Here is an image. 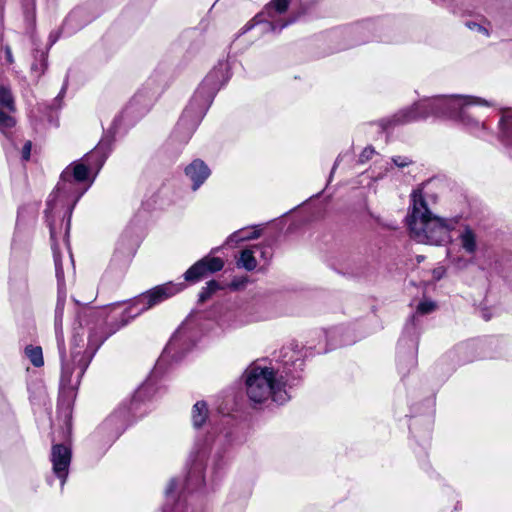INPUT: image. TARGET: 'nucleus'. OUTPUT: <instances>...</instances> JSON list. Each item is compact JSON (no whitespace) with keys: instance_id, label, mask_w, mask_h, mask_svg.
Wrapping results in <instances>:
<instances>
[{"instance_id":"obj_1","label":"nucleus","mask_w":512,"mask_h":512,"mask_svg":"<svg viewBox=\"0 0 512 512\" xmlns=\"http://www.w3.org/2000/svg\"><path fill=\"white\" fill-rule=\"evenodd\" d=\"M472 105L491 106L489 101L474 96L450 95L437 96L414 104L413 106L400 110L392 117L382 119L380 125L383 130H388L396 125L410 123L426 118L429 114H440L450 119L461 122L478 137H483L485 124L480 123L471 117L469 108Z\"/></svg>"},{"instance_id":"obj_2","label":"nucleus","mask_w":512,"mask_h":512,"mask_svg":"<svg viewBox=\"0 0 512 512\" xmlns=\"http://www.w3.org/2000/svg\"><path fill=\"white\" fill-rule=\"evenodd\" d=\"M411 237L419 243L443 245L450 242V232L456 227V219L434 216L428 209L422 190L411 194V211L407 217Z\"/></svg>"},{"instance_id":"obj_3","label":"nucleus","mask_w":512,"mask_h":512,"mask_svg":"<svg viewBox=\"0 0 512 512\" xmlns=\"http://www.w3.org/2000/svg\"><path fill=\"white\" fill-rule=\"evenodd\" d=\"M245 375L246 393L253 403H263L272 398L274 402L283 404L289 399L283 383L276 380L271 368L251 367Z\"/></svg>"},{"instance_id":"obj_4","label":"nucleus","mask_w":512,"mask_h":512,"mask_svg":"<svg viewBox=\"0 0 512 512\" xmlns=\"http://www.w3.org/2000/svg\"><path fill=\"white\" fill-rule=\"evenodd\" d=\"M99 155V148L97 147L91 153L87 154L84 158L85 163L76 162L68 166L61 174L59 183L57 184L56 191L50 195L48 200V206L52 207V203L58 197H67V193L71 190L73 183L71 178L73 177L76 181L82 182L87 179L90 161L92 158Z\"/></svg>"},{"instance_id":"obj_5","label":"nucleus","mask_w":512,"mask_h":512,"mask_svg":"<svg viewBox=\"0 0 512 512\" xmlns=\"http://www.w3.org/2000/svg\"><path fill=\"white\" fill-rule=\"evenodd\" d=\"M183 289L182 284L166 283L156 286L151 290L139 295L133 301V306H141L139 312L146 311L158 303L177 294Z\"/></svg>"},{"instance_id":"obj_6","label":"nucleus","mask_w":512,"mask_h":512,"mask_svg":"<svg viewBox=\"0 0 512 512\" xmlns=\"http://www.w3.org/2000/svg\"><path fill=\"white\" fill-rule=\"evenodd\" d=\"M51 461L53 471L55 475L61 479V485L63 486L68 475V468L71 461L70 449L64 445H54L51 452Z\"/></svg>"},{"instance_id":"obj_7","label":"nucleus","mask_w":512,"mask_h":512,"mask_svg":"<svg viewBox=\"0 0 512 512\" xmlns=\"http://www.w3.org/2000/svg\"><path fill=\"white\" fill-rule=\"evenodd\" d=\"M186 175L193 181V189L196 190L210 175L209 168L201 160L193 161L187 166Z\"/></svg>"},{"instance_id":"obj_8","label":"nucleus","mask_w":512,"mask_h":512,"mask_svg":"<svg viewBox=\"0 0 512 512\" xmlns=\"http://www.w3.org/2000/svg\"><path fill=\"white\" fill-rule=\"evenodd\" d=\"M458 239L462 249L467 254H475L478 249L477 234L469 226H465L460 232Z\"/></svg>"},{"instance_id":"obj_9","label":"nucleus","mask_w":512,"mask_h":512,"mask_svg":"<svg viewBox=\"0 0 512 512\" xmlns=\"http://www.w3.org/2000/svg\"><path fill=\"white\" fill-rule=\"evenodd\" d=\"M500 139L506 145H512V110L506 109L499 122Z\"/></svg>"},{"instance_id":"obj_10","label":"nucleus","mask_w":512,"mask_h":512,"mask_svg":"<svg viewBox=\"0 0 512 512\" xmlns=\"http://www.w3.org/2000/svg\"><path fill=\"white\" fill-rule=\"evenodd\" d=\"M208 417V408L205 402L198 401L192 408V421L195 427H201Z\"/></svg>"},{"instance_id":"obj_11","label":"nucleus","mask_w":512,"mask_h":512,"mask_svg":"<svg viewBox=\"0 0 512 512\" xmlns=\"http://www.w3.org/2000/svg\"><path fill=\"white\" fill-rule=\"evenodd\" d=\"M261 231L257 228L241 229L234 232L227 240L228 243H240L247 240L256 239L260 236Z\"/></svg>"},{"instance_id":"obj_12","label":"nucleus","mask_w":512,"mask_h":512,"mask_svg":"<svg viewBox=\"0 0 512 512\" xmlns=\"http://www.w3.org/2000/svg\"><path fill=\"white\" fill-rule=\"evenodd\" d=\"M237 266L247 271H252L257 267V260L254 256L253 248H247L241 251L240 257L237 260Z\"/></svg>"},{"instance_id":"obj_13","label":"nucleus","mask_w":512,"mask_h":512,"mask_svg":"<svg viewBox=\"0 0 512 512\" xmlns=\"http://www.w3.org/2000/svg\"><path fill=\"white\" fill-rule=\"evenodd\" d=\"M207 274L204 262L199 260L193 266H191L184 274L185 280L187 281H198Z\"/></svg>"},{"instance_id":"obj_14","label":"nucleus","mask_w":512,"mask_h":512,"mask_svg":"<svg viewBox=\"0 0 512 512\" xmlns=\"http://www.w3.org/2000/svg\"><path fill=\"white\" fill-rule=\"evenodd\" d=\"M289 0H272L266 6V13L274 18L276 14H283L288 9Z\"/></svg>"},{"instance_id":"obj_15","label":"nucleus","mask_w":512,"mask_h":512,"mask_svg":"<svg viewBox=\"0 0 512 512\" xmlns=\"http://www.w3.org/2000/svg\"><path fill=\"white\" fill-rule=\"evenodd\" d=\"M27 357L35 367H41L44 363L42 349L39 346H28L25 349Z\"/></svg>"},{"instance_id":"obj_16","label":"nucleus","mask_w":512,"mask_h":512,"mask_svg":"<svg viewBox=\"0 0 512 512\" xmlns=\"http://www.w3.org/2000/svg\"><path fill=\"white\" fill-rule=\"evenodd\" d=\"M201 260L204 262L207 273L220 271L224 266V261L219 257H205Z\"/></svg>"},{"instance_id":"obj_17","label":"nucleus","mask_w":512,"mask_h":512,"mask_svg":"<svg viewBox=\"0 0 512 512\" xmlns=\"http://www.w3.org/2000/svg\"><path fill=\"white\" fill-rule=\"evenodd\" d=\"M0 104L10 111H14V99L10 89L6 86L0 85Z\"/></svg>"},{"instance_id":"obj_18","label":"nucleus","mask_w":512,"mask_h":512,"mask_svg":"<svg viewBox=\"0 0 512 512\" xmlns=\"http://www.w3.org/2000/svg\"><path fill=\"white\" fill-rule=\"evenodd\" d=\"M436 309V303L431 300L421 301L416 308V314L425 315L433 312Z\"/></svg>"},{"instance_id":"obj_19","label":"nucleus","mask_w":512,"mask_h":512,"mask_svg":"<svg viewBox=\"0 0 512 512\" xmlns=\"http://www.w3.org/2000/svg\"><path fill=\"white\" fill-rule=\"evenodd\" d=\"M15 125V120L10 115L0 111V130L5 132L7 129L12 128Z\"/></svg>"},{"instance_id":"obj_20","label":"nucleus","mask_w":512,"mask_h":512,"mask_svg":"<svg viewBox=\"0 0 512 512\" xmlns=\"http://www.w3.org/2000/svg\"><path fill=\"white\" fill-rule=\"evenodd\" d=\"M467 27L470 29V30H473V31H476L478 33H481L485 36H488L489 33H488V29L476 22H467L466 23Z\"/></svg>"},{"instance_id":"obj_21","label":"nucleus","mask_w":512,"mask_h":512,"mask_svg":"<svg viewBox=\"0 0 512 512\" xmlns=\"http://www.w3.org/2000/svg\"><path fill=\"white\" fill-rule=\"evenodd\" d=\"M374 153H375V151H374V149H373V148H371V147H366V148L362 151V153H361V155H360L359 162H361V163H365V162L369 161V160L372 158V156L374 155Z\"/></svg>"},{"instance_id":"obj_22","label":"nucleus","mask_w":512,"mask_h":512,"mask_svg":"<svg viewBox=\"0 0 512 512\" xmlns=\"http://www.w3.org/2000/svg\"><path fill=\"white\" fill-rule=\"evenodd\" d=\"M54 261H55V268H56V275L59 280L63 278V270L61 267V259L59 254L54 251Z\"/></svg>"},{"instance_id":"obj_23","label":"nucleus","mask_w":512,"mask_h":512,"mask_svg":"<svg viewBox=\"0 0 512 512\" xmlns=\"http://www.w3.org/2000/svg\"><path fill=\"white\" fill-rule=\"evenodd\" d=\"M392 161H393L394 165L399 168H404L411 163V161L409 159H407L406 157H401V156L394 157L392 159Z\"/></svg>"},{"instance_id":"obj_24","label":"nucleus","mask_w":512,"mask_h":512,"mask_svg":"<svg viewBox=\"0 0 512 512\" xmlns=\"http://www.w3.org/2000/svg\"><path fill=\"white\" fill-rule=\"evenodd\" d=\"M31 147H32V144L30 141H27L24 146H23V149H22V157L24 160H29L30 158V153H31Z\"/></svg>"},{"instance_id":"obj_25","label":"nucleus","mask_w":512,"mask_h":512,"mask_svg":"<svg viewBox=\"0 0 512 512\" xmlns=\"http://www.w3.org/2000/svg\"><path fill=\"white\" fill-rule=\"evenodd\" d=\"M218 283L216 281H210L207 283L206 290L207 294H212L214 291L218 289Z\"/></svg>"},{"instance_id":"obj_26","label":"nucleus","mask_w":512,"mask_h":512,"mask_svg":"<svg viewBox=\"0 0 512 512\" xmlns=\"http://www.w3.org/2000/svg\"><path fill=\"white\" fill-rule=\"evenodd\" d=\"M175 488H176V483H175V481L173 480V481H171V482L169 483V485H168V487H167V489H166V493H167V494L172 493V492L175 490Z\"/></svg>"},{"instance_id":"obj_27","label":"nucleus","mask_w":512,"mask_h":512,"mask_svg":"<svg viewBox=\"0 0 512 512\" xmlns=\"http://www.w3.org/2000/svg\"><path fill=\"white\" fill-rule=\"evenodd\" d=\"M211 294H207V290L204 289V291L200 294V300L204 301L206 298H208Z\"/></svg>"},{"instance_id":"obj_28","label":"nucleus","mask_w":512,"mask_h":512,"mask_svg":"<svg viewBox=\"0 0 512 512\" xmlns=\"http://www.w3.org/2000/svg\"><path fill=\"white\" fill-rule=\"evenodd\" d=\"M7 58L9 62H12V55L10 50H7Z\"/></svg>"},{"instance_id":"obj_29","label":"nucleus","mask_w":512,"mask_h":512,"mask_svg":"<svg viewBox=\"0 0 512 512\" xmlns=\"http://www.w3.org/2000/svg\"><path fill=\"white\" fill-rule=\"evenodd\" d=\"M214 73H215V72L210 73V74L208 75V77L205 79V81H206V82H208V81L210 80V78H212V77H213V74H214Z\"/></svg>"},{"instance_id":"obj_30","label":"nucleus","mask_w":512,"mask_h":512,"mask_svg":"<svg viewBox=\"0 0 512 512\" xmlns=\"http://www.w3.org/2000/svg\"><path fill=\"white\" fill-rule=\"evenodd\" d=\"M415 318H416V315H412V316H411V319H410V321H411V323H412L413 325H414Z\"/></svg>"},{"instance_id":"obj_31","label":"nucleus","mask_w":512,"mask_h":512,"mask_svg":"<svg viewBox=\"0 0 512 512\" xmlns=\"http://www.w3.org/2000/svg\"><path fill=\"white\" fill-rule=\"evenodd\" d=\"M288 23H289L288 21H286V22H283V23H282V24L280 25V28H283V27H285V26H286V25H287Z\"/></svg>"},{"instance_id":"obj_32","label":"nucleus","mask_w":512,"mask_h":512,"mask_svg":"<svg viewBox=\"0 0 512 512\" xmlns=\"http://www.w3.org/2000/svg\"><path fill=\"white\" fill-rule=\"evenodd\" d=\"M410 360H411V364H412V365H414V364H415V359H414V356H413V355L411 356V359H410Z\"/></svg>"},{"instance_id":"obj_33","label":"nucleus","mask_w":512,"mask_h":512,"mask_svg":"<svg viewBox=\"0 0 512 512\" xmlns=\"http://www.w3.org/2000/svg\"><path fill=\"white\" fill-rule=\"evenodd\" d=\"M103 162H104V158H101L98 166L100 167L103 164Z\"/></svg>"}]
</instances>
